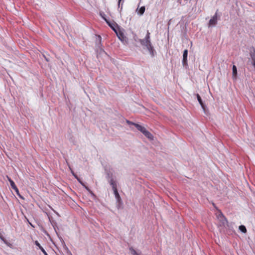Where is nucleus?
Here are the masks:
<instances>
[{"label": "nucleus", "mask_w": 255, "mask_h": 255, "mask_svg": "<svg viewBox=\"0 0 255 255\" xmlns=\"http://www.w3.org/2000/svg\"><path fill=\"white\" fill-rule=\"evenodd\" d=\"M135 128H137V130L142 132L147 138H148L150 140L153 139V136L152 135V134L149 131L147 130L144 127L139 124H136Z\"/></svg>", "instance_id": "f257e3e1"}, {"label": "nucleus", "mask_w": 255, "mask_h": 255, "mask_svg": "<svg viewBox=\"0 0 255 255\" xmlns=\"http://www.w3.org/2000/svg\"><path fill=\"white\" fill-rule=\"evenodd\" d=\"M217 9L214 16L210 19L209 21V26H215L217 24L218 19H220V16H218Z\"/></svg>", "instance_id": "f03ea898"}, {"label": "nucleus", "mask_w": 255, "mask_h": 255, "mask_svg": "<svg viewBox=\"0 0 255 255\" xmlns=\"http://www.w3.org/2000/svg\"><path fill=\"white\" fill-rule=\"evenodd\" d=\"M150 41V32L148 30L144 38L140 39L139 41L142 46H144L148 44V42Z\"/></svg>", "instance_id": "7ed1b4c3"}, {"label": "nucleus", "mask_w": 255, "mask_h": 255, "mask_svg": "<svg viewBox=\"0 0 255 255\" xmlns=\"http://www.w3.org/2000/svg\"><path fill=\"white\" fill-rule=\"evenodd\" d=\"M106 23L115 32H117V28H119V26L115 21L106 20Z\"/></svg>", "instance_id": "20e7f679"}, {"label": "nucleus", "mask_w": 255, "mask_h": 255, "mask_svg": "<svg viewBox=\"0 0 255 255\" xmlns=\"http://www.w3.org/2000/svg\"><path fill=\"white\" fill-rule=\"evenodd\" d=\"M144 47L146 48L149 52V54L152 57H154L155 55V51L154 49L153 46H152L151 41L148 42V44L144 46Z\"/></svg>", "instance_id": "39448f33"}, {"label": "nucleus", "mask_w": 255, "mask_h": 255, "mask_svg": "<svg viewBox=\"0 0 255 255\" xmlns=\"http://www.w3.org/2000/svg\"><path fill=\"white\" fill-rule=\"evenodd\" d=\"M7 177L8 181L10 183V185L11 188L15 191V192L16 193V194L18 196H19L20 198H22V197L21 196V195L19 194V190H18L17 187H16L14 181L10 178L8 177V176Z\"/></svg>", "instance_id": "423d86ee"}, {"label": "nucleus", "mask_w": 255, "mask_h": 255, "mask_svg": "<svg viewBox=\"0 0 255 255\" xmlns=\"http://www.w3.org/2000/svg\"><path fill=\"white\" fill-rule=\"evenodd\" d=\"M188 50L185 49L183 53L182 64L184 67H186L188 66Z\"/></svg>", "instance_id": "0eeeda50"}, {"label": "nucleus", "mask_w": 255, "mask_h": 255, "mask_svg": "<svg viewBox=\"0 0 255 255\" xmlns=\"http://www.w3.org/2000/svg\"><path fill=\"white\" fill-rule=\"evenodd\" d=\"M196 98L197 99V100H198V102L199 103V104H200L202 108L203 109V110L204 111H205L206 106L205 104L202 101L201 97H200V96L198 94H196Z\"/></svg>", "instance_id": "6e6552de"}, {"label": "nucleus", "mask_w": 255, "mask_h": 255, "mask_svg": "<svg viewBox=\"0 0 255 255\" xmlns=\"http://www.w3.org/2000/svg\"><path fill=\"white\" fill-rule=\"evenodd\" d=\"M114 193L117 200V202L118 203V206H120L122 203V201L118 193V190L114 191Z\"/></svg>", "instance_id": "1a4fd4ad"}, {"label": "nucleus", "mask_w": 255, "mask_h": 255, "mask_svg": "<svg viewBox=\"0 0 255 255\" xmlns=\"http://www.w3.org/2000/svg\"><path fill=\"white\" fill-rule=\"evenodd\" d=\"M118 37V38L121 40L122 41H124L125 39L126 38V37L125 36L124 33L121 31H117V32H115Z\"/></svg>", "instance_id": "9d476101"}, {"label": "nucleus", "mask_w": 255, "mask_h": 255, "mask_svg": "<svg viewBox=\"0 0 255 255\" xmlns=\"http://www.w3.org/2000/svg\"><path fill=\"white\" fill-rule=\"evenodd\" d=\"M109 182L111 186L112 187V189L113 190V191L117 190V186L116 181L114 180L113 178H111L109 181Z\"/></svg>", "instance_id": "9b49d317"}, {"label": "nucleus", "mask_w": 255, "mask_h": 255, "mask_svg": "<svg viewBox=\"0 0 255 255\" xmlns=\"http://www.w3.org/2000/svg\"><path fill=\"white\" fill-rule=\"evenodd\" d=\"M250 55L252 58V61L255 60V48L253 46L251 47L250 50Z\"/></svg>", "instance_id": "f8f14e48"}, {"label": "nucleus", "mask_w": 255, "mask_h": 255, "mask_svg": "<svg viewBox=\"0 0 255 255\" xmlns=\"http://www.w3.org/2000/svg\"><path fill=\"white\" fill-rule=\"evenodd\" d=\"M237 67L234 65L232 68V77L234 79H236L237 77Z\"/></svg>", "instance_id": "ddd939ff"}, {"label": "nucleus", "mask_w": 255, "mask_h": 255, "mask_svg": "<svg viewBox=\"0 0 255 255\" xmlns=\"http://www.w3.org/2000/svg\"><path fill=\"white\" fill-rule=\"evenodd\" d=\"M35 245L37 246L39 249L41 251V252L44 254V255H48L46 252L45 251V250L43 248L42 246L40 245V244L38 243L37 241H35L34 243Z\"/></svg>", "instance_id": "4468645a"}, {"label": "nucleus", "mask_w": 255, "mask_h": 255, "mask_svg": "<svg viewBox=\"0 0 255 255\" xmlns=\"http://www.w3.org/2000/svg\"><path fill=\"white\" fill-rule=\"evenodd\" d=\"M223 219L221 220L223 226L225 227L229 228V223L228 222L227 219L223 215Z\"/></svg>", "instance_id": "2eb2a0df"}, {"label": "nucleus", "mask_w": 255, "mask_h": 255, "mask_svg": "<svg viewBox=\"0 0 255 255\" xmlns=\"http://www.w3.org/2000/svg\"><path fill=\"white\" fill-rule=\"evenodd\" d=\"M239 229L241 232L243 233H246L247 232V229L244 225L240 226L239 227Z\"/></svg>", "instance_id": "dca6fc26"}, {"label": "nucleus", "mask_w": 255, "mask_h": 255, "mask_svg": "<svg viewBox=\"0 0 255 255\" xmlns=\"http://www.w3.org/2000/svg\"><path fill=\"white\" fill-rule=\"evenodd\" d=\"M124 2V0H119V1H118V6H119V8L120 7V11H121L123 9Z\"/></svg>", "instance_id": "f3484780"}, {"label": "nucleus", "mask_w": 255, "mask_h": 255, "mask_svg": "<svg viewBox=\"0 0 255 255\" xmlns=\"http://www.w3.org/2000/svg\"><path fill=\"white\" fill-rule=\"evenodd\" d=\"M145 6H141L139 10H138V13L140 15H142L144 11H145Z\"/></svg>", "instance_id": "a211bd4d"}, {"label": "nucleus", "mask_w": 255, "mask_h": 255, "mask_svg": "<svg viewBox=\"0 0 255 255\" xmlns=\"http://www.w3.org/2000/svg\"><path fill=\"white\" fill-rule=\"evenodd\" d=\"M129 250L132 255H140L132 247L129 248Z\"/></svg>", "instance_id": "6ab92c4d"}, {"label": "nucleus", "mask_w": 255, "mask_h": 255, "mask_svg": "<svg viewBox=\"0 0 255 255\" xmlns=\"http://www.w3.org/2000/svg\"><path fill=\"white\" fill-rule=\"evenodd\" d=\"M100 15L102 17V18L106 22V20H109L106 17L105 13L103 11L100 12Z\"/></svg>", "instance_id": "aec40b11"}, {"label": "nucleus", "mask_w": 255, "mask_h": 255, "mask_svg": "<svg viewBox=\"0 0 255 255\" xmlns=\"http://www.w3.org/2000/svg\"><path fill=\"white\" fill-rule=\"evenodd\" d=\"M83 186L85 187V188L93 196H95V194L85 184L83 185Z\"/></svg>", "instance_id": "412c9836"}, {"label": "nucleus", "mask_w": 255, "mask_h": 255, "mask_svg": "<svg viewBox=\"0 0 255 255\" xmlns=\"http://www.w3.org/2000/svg\"><path fill=\"white\" fill-rule=\"evenodd\" d=\"M127 123L128 125H133V126H134L135 127V125L136 124L134 123H133L132 122H131V121H129V120H127Z\"/></svg>", "instance_id": "4be33fe9"}, {"label": "nucleus", "mask_w": 255, "mask_h": 255, "mask_svg": "<svg viewBox=\"0 0 255 255\" xmlns=\"http://www.w3.org/2000/svg\"><path fill=\"white\" fill-rule=\"evenodd\" d=\"M112 176H113V174L111 173H108L107 174V178L109 179L110 180L111 178H113Z\"/></svg>", "instance_id": "5701e85b"}, {"label": "nucleus", "mask_w": 255, "mask_h": 255, "mask_svg": "<svg viewBox=\"0 0 255 255\" xmlns=\"http://www.w3.org/2000/svg\"><path fill=\"white\" fill-rule=\"evenodd\" d=\"M68 167H69V168L70 170H71L72 174L74 176V177H75V178H77V175H76L74 173V172H73V171L72 170V169H71V167H70V165H69L68 163Z\"/></svg>", "instance_id": "b1692460"}, {"label": "nucleus", "mask_w": 255, "mask_h": 255, "mask_svg": "<svg viewBox=\"0 0 255 255\" xmlns=\"http://www.w3.org/2000/svg\"><path fill=\"white\" fill-rule=\"evenodd\" d=\"M78 181L79 182V183L82 185L83 186L84 185V184L82 182V181L78 177V176H77V178H76Z\"/></svg>", "instance_id": "393cba45"}, {"label": "nucleus", "mask_w": 255, "mask_h": 255, "mask_svg": "<svg viewBox=\"0 0 255 255\" xmlns=\"http://www.w3.org/2000/svg\"><path fill=\"white\" fill-rule=\"evenodd\" d=\"M51 224H52V226L53 227V228H54V229L55 230V226H56V223L54 222H51Z\"/></svg>", "instance_id": "a878e982"}, {"label": "nucleus", "mask_w": 255, "mask_h": 255, "mask_svg": "<svg viewBox=\"0 0 255 255\" xmlns=\"http://www.w3.org/2000/svg\"><path fill=\"white\" fill-rule=\"evenodd\" d=\"M0 239L2 241H4V237L2 236V235L0 233Z\"/></svg>", "instance_id": "bb28decb"}, {"label": "nucleus", "mask_w": 255, "mask_h": 255, "mask_svg": "<svg viewBox=\"0 0 255 255\" xmlns=\"http://www.w3.org/2000/svg\"><path fill=\"white\" fill-rule=\"evenodd\" d=\"M229 229H232L233 228L232 227V224H229V228H228Z\"/></svg>", "instance_id": "cd10ccee"}, {"label": "nucleus", "mask_w": 255, "mask_h": 255, "mask_svg": "<svg viewBox=\"0 0 255 255\" xmlns=\"http://www.w3.org/2000/svg\"><path fill=\"white\" fill-rule=\"evenodd\" d=\"M43 56L44 57V58H45V60H46L47 61H49V59H48V58H47L45 56V55H43Z\"/></svg>", "instance_id": "c85d7f7f"}, {"label": "nucleus", "mask_w": 255, "mask_h": 255, "mask_svg": "<svg viewBox=\"0 0 255 255\" xmlns=\"http://www.w3.org/2000/svg\"><path fill=\"white\" fill-rule=\"evenodd\" d=\"M98 37H99V38L100 39V40H101V38H101V36L99 35V36H98Z\"/></svg>", "instance_id": "c756f323"}]
</instances>
